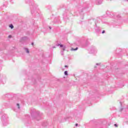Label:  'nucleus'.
<instances>
[{
  "instance_id": "423d86ee",
  "label": "nucleus",
  "mask_w": 128,
  "mask_h": 128,
  "mask_svg": "<svg viewBox=\"0 0 128 128\" xmlns=\"http://www.w3.org/2000/svg\"><path fill=\"white\" fill-rule=\"evenodd\" d=\"M28 40V38L26 36H24L20 38V42L22 44H24V42H26Z\"/></svg>"
},
{
  "instance_id": "7c9ffc66",
  "label": "nucleus",
  "mask_w": 128,
  "mask_h": 128,
  "mask_svg": "<svg viewBox=\"0 0 128 128\" xmlns=\"http://www.w3.org/2000/svg\"><path fill=\"white\" fill-rule=\"evenodd\" d=\"M127 0V2H128V0Z\"/></svg>"
},
{
  "instance_id": "a878e982",
  "label": "nucleus",
  "mask_w": 128,
  "mask_h": 128,
  "mask_svg": "<svg viewBox=\"0 0 128 128\" xmlns=\"http://www.w3.org/2000/svg\"><path fill=\"white\" fill-rule=\"evenodd\" d=\"M120 104L122 106V102H120Z\"/></svg>"
},
{
  "instance_id": "ddd939ff",
  "label": "nucleus",
  "mask_w": 128,
  "mask_h": 128,
  "mask_svg": "<svg viewBox=\"0 0 128 128\" xmlns=\"http://www.w3.org/2000/svg\"><path fill=\"white\" fill-rule=\"evenodd\" d=\"M117 18H118V19L120 18V14H118V15L117 16Z\"/></svg>"
},
{
  "instance_id": "f3484780",
  "label": "nucleus",
  "mask_w": 128,
  "mask_h": 128,
  "mask_svg": "<svg viewBox=\"0 0 128 128\" xmlns=\"http://www.w3.org/2000/svg\"><path fill=\"white\" fill-rule=\"evenodd\" d=\"M31 13L32 14H34V10H31Z\"/></svg>"
},
{
  "instance_id": "6e6552de",
  "label": "nucleus",
  "mask_w": 128,
  "mask_h": 128,
  "mask_svg": "<svg viewBox=\"0 0 128 128\" xmlns=\"http://www.w3.org/2000/svg\"><path fill=\"white\" fill-rule=\"evenodd\" d=\"M16 106L17 107L18 109H14V112H18V110H20V104L18 103L16 104Z\"/></svg>"
},
{
  "instance_id": "aec40b11",
  "label": "nucleus",
  "mask_w": 128,
  "mask_h": 128,
  "mask_svg": "<svg viewBox=\"0 0 128 128\" xmlns=\"http://www.w3.org/2000/svg\"><path fill=\"white\" fill-rule=\"evenodd\" d=\"M78 126V124H76V126Z\"/></svg>"
},
{
  "instance_id": "f03ea898",
  "label": "nucleus",
  "mask_w": 128,
  "mask_h": 128,
  "mask_svg": "<svg viewBox=\"0 0 128 128\" xmlns=\"http://www.w3.org/2000/svg\"><path fill=\"white\" fill-rule=\"evenodd\" d=\"M30 113L32 118L33 120L36 118L38 120V118H40V116L42 115V114L40 113V112L36 111V110L34 109H31Z\"/></svg>"
},
{
  "instance_id": "412c9836",
  "label": "nucleus",
  "mask_w": 128,
  "mask_h": 128,
  "mask_svg": "<svg viewBox=\"0 0 128 128\" xmlns=\"http://www.w3.org/2000/svg\"><path fill=\"white\" fill-rule=\"evenodd\" d=\"M48 28H49L50 30H52V27L51 26H49Z\"/></svg>"
},
{
  "instance_id": "c85d7f7f",
  "label": "nucleus",
  "mask_w": 128,
  "mask_h": 128,
  "mask_svg": "<svg viewBox=\"0 0 128 128\" xmlns=\"http://www.w3.org/2000/svg\"><path fill=\"white\" fill-rule=\"evenodd\" d=\"M101 4V3H99V4Z\"/></svg>"
},
{
  "instance_id": "2eb2a0df",
  "label": "nucleus",
  "mask_w": 128,
  "mask_h": 128,
  "mask_svg": "<svg viewBox=\"0 0 128 128\" xmlns=\"http://www.w3.org/2000/svg\"><path fill=\"white\" fill-rule=\"evenodd\" d=\"M114 126H115V128H118V124H114Z\"/></svg>"
},
{
  "instance_id": "f257e3e1",
  "label": "nucleus",
  "mask_w": 128,
  "mask_h": 128,
  "mask_svg": "<svg viewBox=\"0 0 128 128\" xmlns=\"http://www.w3.org/2000/svg\"><path fill=\"white\" fill-rule=\"evenodd\" d=\"M0 116H1V120L2 122V124L3 126H8V117L6 114H4L2 110H0Z\"/></svg>"
},
{
  "instance_id": "a211bd4d",
  "label": "nucleus",
  "mask_w": 128,
  "mask_h": 128,
  "mask_svg": "<svg viewBox=\"0 0 128 128\" xmlns=\"http://www.w3.org/2000/svg\"><path fill=\"white\" fill-rule=\"evenodd\" d=\"M106 32V31L104 30L102 32V34H104Z\"/></svg>"
},
{
  "instance_id": "20e7f679",
  "label": "nucleus",
  "mask_w": 128,
  "mask_h": 128,
  "mask_svg": "<svg viewBox=\"0 0 128 128\" xmlns=\"http://www.w3.org/2000/svg\"><path fill=\"white\" fill-rule=\"evenodd\" d=\"M56 46H60V48H61V54L62 56H64V50H66V46H64V45L62 44H60L58 43H57L56 44Z\"/></svg>"
},
{
  "instance_id": "c756f323",
  "label": "nucleus",
  "mask_w": 128,
  "mask_h": 128,
  "mask_svg": "<svg viewBox=\"0 0 128 128\" xmlns=\"http://www.w3.org/2000/svg\"><path fill=\"white\" fill-rule=\"evenodd\" d=\"M33 10H36V8H34V9Z\"/></svg>"
},
{
  "instance_id": "393cba45",
  "label": "nucleus",
  "mask_w": 128,
  "mask_h": 128,
  "mask_svg": "<svg viewBox=\"0 0 128 128\" xmlns=\"http://www.w3.org/2000/svg\"><path fill=\"white\" fill-rule=\"evenodd\" d=\"M32 46H34V42L32 43Z\"/></svg>"
},
{
  "instance_id": "f8f14e48",
  "label": "nucleus",
  "mask_w": 128,
  "mask_h": 128,
  "mask_svg": "<svg viewBox=\"0 0 128 128\" xmlns=\"http://www.w3.org/2000/svg\"><path fill=\"white\" fill-rule=\"evenodd\" d=\"M9 28H14V25H12V24H10L9 26Z\"/></svg>"
},
{
  "instance_id": "dca6fc26",
  "label": "nucleus",
  "mask_w": 128,
  "mask_h": 128,
  "mask_svg": "<svg viewBox=\"0 0 128 128\" xmlns=\"http://www.w3.org/2000/svg\"><path fill=\"white\" fill-rule=\"evenodd\" d=\"M88 41H86V44L85 45V46H88Z\"/></svg>"
},
{
  "instance_id": "1a4fd4ad",
  "label": "nucleus",
  "mask_w": 128,
  "mask_h": 128,
  "mask_svg": "<svg viewBox=\"0 0 128 128\" xmlns=\"http://www.w3.org/2000/svg\"><path fill=\"white\" fill-rule=\"evenodd\" d=\"M48 122H46L42 124V126H48Z\"/></svg>"
},
{
  "instance_id": "4be33fe9",
  "label": "nucleus",
  "mask_w": 128,
  "mask_h": 128,
  "mask_svg": "<svg viewBox=\"0 0 128 128\" xmlns=\"http://www.w3.org/2000/svg\"><path fill=\"white\" fill-rule=\"evenodd\" d=\"M65 68H68V66H66V65L65 66Z\"/></svg>"
},
{
  "instance_id": "6ab92c4d",
  "label": "nucleus",
  "mask_w": 128,
  "mask_h": 128,
  "mask_svg": "<svg viewBox=\"0 0 128 128\" xmlns=\"http://www.w3.org/2000/svg\"><path fill=\"white\" fill-rule=\"evenodd\" d=\"M8 96H10V95H8V94H6V95H5V96L8 97Z\"/></svg>"
},
{
  "instance_id": "39448f33",
  "label": "nucleus",
  "mask_w": 128,
  "mask_h": 128,
  "mask_svg": "<svg viewBox=\"0 0 128 128\" xmlns=\"http://www.w3.org/2000/svg\"><path fill=\"white\" fill-rule=\"evenodd\" d=\"M98 52V50H96V48L94 46H92L90 51V54H94L95 52Z\"/></svg>"
},
{
  "instance_id": "b1692460",
  "label": "nucleus",
  "mask_w": 128,
  "mask_h": 128,
  "mask_svg": "<svg viewBox=\"0 0 128 128\" xmlns=\"http://www.w3.org/2000/svg\"><path fill=\"white\" fill-rule=\"evenodd\" d=\"M99 64H96V66H98Z\"/></svg>"
},
{
  "instance_id": "9b49d317",
  "label": "nucleus",
  "mask_w": 128,
  "mask_h": 128,
  "mask_svg": "<svg viewBox=\"0 0 128 128\" xmlns=\"http://www.w3.org/2000/svg\"><path fill=\"white\" fill-rule=\"evenodd\" d=\"M25 50L26 51V52H27V54H30V51L28 50V48H24Z\"/></svg>"
},
{
  "instance_id": "5701e85b",
  "label": "nucleus",
  "mask_w": 128,
  "mask_h": 128,
  "mask_svg": "<svg viewBox=\"0 0 128 128\" xmlns=\"http://www.w3.org/2000/svg\"><path fill=\"white\" fill-rule=\"evenodd\" d=\"M12 37V36H10V35L9 36H8V38H11Z\"/></svg>"
},
{
  "instance_id": "2f4dec72",
  "label": "nucleus",
  "mask_w": 128,
  "mask_h": 128,
  "mask_svg": "<svg viewBox=\"0 0 128 128\" xmlns=\"http://www.w3.org/2000/svg\"><path fill=\"white\" fill-rule=\"evenodd\" d=\"M56 48V47H53V48Z\"/></svg>"
},
{
  "instance_id": "0eeeda50",
  "label": "nucleus",
  "mask_w": 128,
  "mask_h": 128,
  "mask_svg": "<svg viewBox=\"0 0 128 128\" xmlns=\"http://www.w3.org/2000/svg\"><path fill=\"white\" fill-rule=\"evenodd\" d=\"M95 30L96 32L98 33V34H100V32L102 28H100V26H96V22H95Z\"/></svg>"
},
{
  "instance_id": "bb28decb",
  "label": "nucleus",
  "mask_w": 128,
  "mask_h": 128,
  "mask_svg": "<svg viewBox=\"0 0 128 128\" xmlns=\"http://www.w3.org/2000/svg\"><path fill=\"white\" fill-rule=\"evenodd\" d=\"M27 117L30 118V116H28V115H27Z\"/></svg>"
},
{
  "instance_id": "cd10ccee",
  "label": "nucleus",
  "mask_w": 128,
  "mask_h": 128,
  "mask_svg": "<svg viewBox=\"0 0 128 128\" xmlns=\"http://www.w3.org/2000/svg\"><path fill=\"white\" fill-rule=\"evenodd\" d=\"M122 108L121 109L120 112H122Z\"/></svg>"
},
{
  "instance_id": "9d476101",
  "label": "nucleus",
  "mask_w": 128,
  "mask_h": 128,
  "mask_svg": "<svg viewBox=\"0 0 128 128\" xmlns=\"http://www.w3.org/2000/svg\"><path fill=\"white\" fill-rule=\"evenodd\" d=\"M78 50V48L76 47V48H71V50Z\"/></svg>"
},
{
  "instance_id": "4468645a",
  "label": "nucleus",
  "mask_w": 128,
  "mask_h": 128,
  "mask_svg": "<svg viewBox=\"0 0 128 128\" xmlns=\"http://www.w3.org/2000/svg\"><path fill=\"white\" fill-rule=\"evenodd\" d=\"M64 74H65V76H68V71L64 72Z\"/></svg>"
},
{
  "instance_id": "7ed1b4c3",
  "label": "nucleus",
  "mask_w": 128,
  "mask_h": 128,
  "mask_svg": "<svg viewBox=\"0 0 128 128\" xmlns=\"http://www.w3.org/2000/svg\"><path fill=\"white\" fill-rule=\"evenodd\" d=\"M72 16V12L68 9H66L63 13V18L64 20H68L70 16Z\"/></svg>"
}]
</instances>
